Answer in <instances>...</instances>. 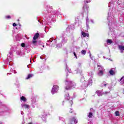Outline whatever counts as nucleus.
<instances>
[{"label": "nucleus", "mask_w": 124, "mask_h": 124, "mask_svg": "<svg viewBox=\"0 0 124 124\" xmlns=\"http://www.w3.org/2000/svg\"><path fill=\"white\" fill-rule=\"evenodd\" d=\"M65 84L66 85V86L65 87V90L66 91L70 90V87H69L68 86H71V87H72L73 86H75V84H74V82H72V81L68 79H66L65 80Z\"/></svg>", "instance_id": "nucleus-1"}, {"label": "nucleus", "mask_w": 124, "mask_h": 124, "mask_svg": "<svg viewBox=\"0 0 124 124\" xmlns=\"http://www.w3.org/2000/svg\"><path fill=\"white\" fill-rule=\"evenodd\" d=\"M98 68L99 72L98 73V76H103L104 72V68L101 65H98Z\"/></svg>", "instance_id": "nucleus-2"}, {"label": "nucleus", "mask_w": 124, "mask_h": 124, "mask_svg": "<svg viewBox=\"0 0 124 124\" xmlns=\"http://www.w3.org/2000/svg\"><path fill=\"white\" fill-rule=\"evenodd\" d=\"M58 91H59V86H58L57 85L53 86V87L52 89V90H51L52 94L56 93L58 92Z\"/></svg>", "instance_id": "nucleus-3"}, {"label": "nucleus", "mask_w": 124, "mask_h": 124, "mask_svg": "<svg viewBox=\"0 0 124 124\" xmlns=\"http://www.w3.org/2000/svg\"><path fill=\"white\" fill-rule=\"evenodd\" d=\"M92 84H93V80L92 79H89L88 80V83L86 82L85 83H84L82 87L83 88H86L88 87V86L92 85Z\"/></svg>", "instance_id": "nucleus-4"}, {"label": "nucleus", "mask_w": 124, "mask_h": 124, "mask_svg": "<svg viewBox=\"0 0 124 124\" xmlns=\"http://www.w3.org/2000/svg\"><path fill=\"white\" fill-rule=\"evenodd\" d=\"M90 112L89 113H88V118H93V113H94V110H93V108H91L90 109Z\"/></svg>", "instance_id": "nucleus-5"}, {"label": "nucleus", "mask_w": 124, "mask_h": 124, "mask_svg": "<svg viewBox=\"0 0 124 124\" xmlns=\"http://www.w3.org/2000/svg\"><path fill=\"white\" fill-rule=\"evenodd\" d=\"M65 99H67V100H69L70 99V101H69L71 105H72L73 104V102H72V99H70V97L69 96V93H67L65 96Z\"/></svg>", "instance_id": "nucleus-6"}, {"label": "nucleus", "mask_w": 124, "mask_h": 124, "mask_svg": "<svg viewBox=\"0 0 124 124\" xmlns=\"http://www.w3.org/2000/svg\"><path fill=\"white\" fill-rule=\"evenodd\" d=\"M7 62H11L12 60V53L9 52V53L7 55Z\"/></svg>", "instance_id": "nucleus-7"}, {"label": "nucleus", "mask_w": 124, "mask_h": 124, "mask_svg": "<svg viewBox=\"0 0 124 124\" xmlns=\"http://www.w3.org/2000/svg\"><path fill=\"white\" fill-rule=\"evenodd\" d=\"M115 71H116V68H112L109 70V73L110 75H112V76L115 75V73H116Z\"/></svg>", "instance_id": "nucleus-8"}, {"label": "nucleus", "mask_w": 124, "mask_h": 124, "mask_svg": "<svg viewBox=\"0 0 124 124\" xmlns=\"http://www.w3.org/2000/svg\"><path fill=\"white\" fill-rule=\"evenodd\" d=\"M118 47H119V49L121 50L120 51L121 53L123 54L124 51V46L120 45V46H119Z\"/></svg>", "instance_id": "nucleus-9"}, {"label": "nucleus", "mask_w": 124, "mask_h": 124, "mask_svg": "<svg viewBox=\"0 0 124 124\" xmlns=\"http://www.w3.org/2000/svg\"><path fill=\"white\" fill-rule=\"evenodd\" d=\"M21 107L25 109H30V106L27 104H21Z\"/></svg>", "instance_id": "nucleus-10"}, {"label": "nucleus", "mask_w": 124, "mask_h": 124, "mask_svg": "<svg viewBox=\"0 0 124 124\" xmlns=\"http://www.w3.org/2000/svg\"><path fill=\"white\" fill-rule=\"evenodd\" d=\"M109 14L108 13V20L109 22V23H108V26H110V22H112V21H113V18H112V17H111V16H109Z\"/></svg>", "instance_id": "nucleus-11"}, {"label": "nucleus", "mask_w": 124, "mask_h": 124, "mask_svg": "<svg viewBox=\"0 0 124 124\" xmlns=\"http://www.w3.org/2000/svg\"><path fill=\"white\" fill-rule=\"evenodd\" d=\"M73 122H74L75 124H77L78 123V120L77 119H75V118H73L71 121V124H73Z\"/></svg>", "instance_id": "nucleus-12"}, {"label": "nucleus", "mask_w": 124, "mask_h": 124, "mask_svg": "<svg viewBox=\"0 0 124 124\" xmlns=\"http://www.w3.org/2000/svg\"><path fill=\"white\" fill-rule=\"evenodd\" d=\"M81 34L83 35V37H89V34L88 33H86L85 32L81 31Z\"/></svg>", "instance_id": "nucleus-13"}, {"label": "nucleus", "mask_w": 124, "mask_h": 124, "mask_svg": "<svg viewBox=\"0 0 124 124\" xmlns=\"http://www.w3.org/2000/svg\"><path fill=\"white\" fill-rule=\"evenodd\" d=\"M88 8H89V7H88L86 5L85 6H84L83 7V12H86V11H88Z\"/></svg>", "instance_id": "nucleus-14"}, {"label": "nucleus", "mask_w": 124, "mask_h": 124, "mask_svg": "<svg viewBox=\"0 0 124 124\" xmlns=\"http://www.w3.org/2000/svg\"><path fill=\"white\" fill-rule=\"evenodd\" d=\"M38 37H39V33H37L34 35V37H33V39L36 40L37 38H38Z\"/></svg>", "instance_id": "nucleus-15"}, {"label": "nucleus", "mask_w": 124, "mask_h": 124, "mask_svg": "<svg viewBox=\"0 0 124 124\" xmlns=\"http://www.w3.org/2000/svg\"><path fill=\"white\" fill-rule=\"evenodd\" d=\"M96 93H97L98 96H101V95H102V94H103V93H102L101 91H96Z\"/></svg>", "instance_id": "nucleus-16"}, {"label": "nucleus", "mask_w": 124, "mask_h": 124, "mask_svg": "<svg viewBox=\"0 0 124 124\" xmlns=\"http://www.w3.org/2000/svg\"><path fill=\"white\" fill-rule=\"evenodd\" d=\"M20 100L21 101H24V102H26V101H27V98H26L25 96H22L20 97Z\"/></svg>", "instance_id": "nucleus-17"}, {"label": "nucleus", "mask_w": 124, "mask_h": 124, "mask_svg": "<svg viewBox=\"0 0 124 124\" xmlns=\"http://www.w3.org/2000/svg\"><path fill=\"white\" fill-rule=\"evenodd\" d=\"M32 44H33V45H34V46H36V45L37 44V41H36V40L35 39H33L32 41Z\"/></svg>", "instance_id": "nucleus-18"}, {"label": "nucleus", "mask_w": 124, "mask_h": 124, "mask_svg": "<svg viewBox=\"0 0 124 124\" xmlns=\"http://www.w3.org/2000/svg\"><path fill=\"white\" fill-rule=\"evenodd\" d=\"M35 105H36V101H35L34 100H33L32 101V106L33 108L35 107Z\"/></svg>", "instance_id": "nucleus-19"}, {"label": "nucleus", "mask_w": 124, "mask_h": 124, "mask_svg": "<svg viewBox=\"0 0 124 124\" xmlns=\"http://www.w3.org/2000/svg\"><path fill=\"white\" fill-rule=\"evenodd\" d=\"M107 43L108 45H110V44H112V43H113V41H112V40L108 39L107 40Z\"/></svg>", "instance_id": "nucleus-20"}, {"label": "nucleus", "mask_w": 124, "mask_h": 124, "mask_svg": "<svg viewBox=\"0 0 124 124\" xmlns=\"http://www.w3.org/2000/svg\"><path fill=\"white\" fill-rule=\"evenodd\" d=\"M46 8L47 10L48 11V12H51V11L52 10V8H51V7H50L49 5H47L46 7Z\"/></svg>", "instance_id": "nucleus-21"}, {"label": "nucleus", "mask_w": 124, "mask_h": 124, "mask_svg": "<svg viewBox=\"0 0 124 124\" xmlns=\"http://www.w3.org/2000/svg\"><path fill=\"white\" fill-rule=\"evenodd\" d=\"M62 42V43H66V42H67V38H63Z\"/></svg>", "instance_id": "nucleus-22"}, {"label": "nucleus", "mask_w": 124, "mask_h": 124, "mask_svg": "<svg viewBox=\"0 0 124 124\" xmlns=\"http://www.w3.org/2000/svg\"><path fill=\"white\" fill-rule=\"evenodd\" d=\"M66 71L67 73H68V72L69 73H71V70L69 69L68 67H67V66H66Z\"/></svg>", "instance_id": "nucleus-23"}, {"label": "nucleus", "mask_w": 124, "mask_h": 124, "mask_svg": "<svg viewBox=\"0 0 124 124\" xmlns=\"http://www.w3.org/2000/svg\"><path fill=\"white\" fill-rule=\"evenodd\" d=\"M108 84H107L106 82H104L102 84H101V87H106Z\"/></svg>", "instance_id": "nucleus-24"}, {"label": "nucleus", "mask_w": 124, "mask_h": 124, "mask_svg": "<svg viewBox=\"0 0 124 124\" xmlns=\"http://www.w3.org/2000/svg\"><path fill=\"white\" fill-rule=\"evenodd\" d=\"M86 26L87 27L88 29H89V17H87L86 19Z\"/></svg>", "instance_id": "nucleus-25"}, {"label": "nucleus", "mask_w": 124, "mask_h": 124, "mask_svg": "<svg viewBox=\"0 0 124 124\" xmlns=\"http://www.w3.org/2000/svg\"><path fill=\"white\" fill-rule=\"evenodd\" d=\"M46 20L48 22H49V21H51V20H52V18L49 16H46Z\"/></svg>", "instance_id": "nucleus-26"}, {"label": "nucleus", "mask_w": 124, "mask_h": 124, "mask_svg": "<svg viewBox=\"0 0 124 124\" xmlns=\"http://www.w3.org/2000/svg\"><path fill=\"white\" fill-rule=\"evenodd\" d=\"M33 77V75H31V74L28 75L26 79H30V78H31V77Z\"/></svg>", "instance_id": "nucleus-27"}, {"label": "nucleus", "mask_w": 124, "mask_h": 124, "mask_svg": "<svg viewBox=\"0 0 124 124\" xmlns=\"http://www.w3.org/2000/svg\"><path fill=\"white\" fill-rule=\"evenodd\" d=\"M87 53V51L85 50H83L81 51V54H82V55H86Z\"/></svg>", "instance_id": "nucleus-28"}, {"label": "nucleus", "mask_w": 124, "mask_h": 124, "mask_svg": "<svg viewBox=\"0 0 124 124\" xmlns=\"http://www.w3.org/2000/svg\"><path fill=\"white\" fill-rule=\"evenodd\" d=\"M84 81H85V78H84V77H82L80 79V82H81V83H83Z\"/></svg>", "instance_id": "nucleus-29"}, {"label": "nucleus", "mask_w": 124, "mask_h": 124, "mask_svg": "<svg viewBox=\"0 0 124 124\" xmlns=\"http://www.w3.org/2000/svg\"><path fill=\"white\" fill-rule=\"evenodd\" d=\"M115 116H120V112L119 111L115 112Z\"/></svg>", "instance_id": "nucleus-30"}, {"label": "nucleus", "mask_w": 124, "mask_h": 124, "mask_svg": "<svg viewBox=\"0 0 124 124\" xmlns=\"http://www.w3.org/2000/svg\"><path fill=\"white\" fill-rule=\"evenodd\" d=\"M6 19H11V17L10 16H5Z\"/></svg>", "instance_id": "nucleus-31"}, {"label": "nucleus", "mask_w": 124, "mask_h": 124, "mask_svg": "<svg viewBox=\"0 0 124 124\" xmlns=\"http://www.w3.org/2000/svg\"><path fill=\"white\" fill-rule=\"evenodd\" d=\"M26 46V45L25 44V43H22L21 44V46L23 47H25Z\"/></svg>", "instance_id": "nucleus-32"}, {"label": "nucleus", "mask_w": 124, "mask_h": 124, "mask_svg": "<svg viewBox=\"0 0 124 124\" xmlns=\"http://www.w3.org/2000/svg\"><path fill=\"white\" fill-rule=\"evenodd\" d=\"M88 76L93 77V73H92V72L88 74Z\"/></svg>", "instance_id": "nucleus-33"}, {"label": "nucleus", "mask_w": 124, "mask_h": 124, "mask_svg": "<svg viewBox=\"0 0 124 124\" xmlns=\"http://www.w3.org/2000/svg\"><path fill=\"white\" fill-rule=\"evenodd\" d=\"M86 2H87V3H90V2H91V0H86Z\"/></svg>", "instance_id": "nucleus-34"}, {"label": "nucleus", "mask_w": 124, "mask_h": 124, "mask_svg": "<svg viewBox=\"0 0 124 124\" xmlns=\"http://www.w3.org/2000/svg\"><path fill=\"white\" fill-rule=\"evenodd\" d=\"M13 27H16V26H17V24H16V23H14L13 24Z\"/></svg>", "instance_id": "nucleus-35"}, {"label": "nucleus", "mask_w": 124, "mask_h": 124, "mask_svg": "<svg viewBox=\"0 0 124 124\" xmlns=\"http://www.w3.org/2000/svg\"><path fill=\"white\" fill-rule=\"evenodd\" d=\"M53 41V40L50 39L49 40L47 41V42H52Z\"/></svg>", "instance_id": "nucleus-36"}, {"label": "nucleus", "mask_w": 124, "mask_h": 124, "mask_svg": "<svg viewBox=\"0 0 124 124\" xmlns=\"http://www.w3.org/2000/svg\"><path fill=\"white\" fill-rule=\"evenodd\" d=\"M89 53L90 58H92V53H91V51H89Z\"/></svg>", "instance_id": "nucleus-37"}, {"label": "nucleus", "mask_w": 124, "mask_h": 124, "mask_svg": "<svg viewBox=\"0 0 124 124\" xmlns=\"http://www.w3.org/2000/svg\"><path fill=\"white\" fill-rule=\"evenodd\" d=\"M57 47H62V45L61 44L59 45H59H58Z\"/></svg>", "instance_id": "nucleus-38"}, {"label": "nucleus", "mask_w": 124, "mask_h": 124, "mask_svg": "<svg viewBox=\"0 0 124 124\" xmlns=\"http://www.w3.org/2000/svg\"><path fill=\"white\" fill-rule=\"evenodd\" d=\"M59 119H60V120H62H62H63V118H62V117H60V118H59Z\"/></svg>", "instance_id": "nucleus-39"}, {"label": "nucleus", "mask_w": 124, "mask_h": 124, "mask_svg": "<svg viewBox=\"0 0 124 124\" xmlns=\"http://www.w3.org/2000/svg\"><path fill=\"white\" fill-rule=\"evenodd\" d=\"M21 115H24V112H23V111H21Z\"/></svg>", "instance_id": "nucleus-40"}, {"label": "nucleus", "mask_w": 124, "mask_h": 124, "mask_svg": "<svg viewBox=\"0 0 124 124\" xmlns=\"http://www.w3.org/2000/svg\"><path fill=\"white\" fill-rule=\"evenodd\" d=\"M74 55L75 56V57H76V58H77L76 56V54L75 53V52L74 53Z\"/></svg>", "instance_id": "nucleus-41"}, {"label": "nucleus", "mask_w": 124, "mask_h": 124, "mask_svg": "<svg viewBox=\"0 0 124 124\" xmlns=\"http://www.w3.org/2000/svg\"><path fill=\"white\" fill-rule=\"evenodd\" d=\"M75 72H76V73H74V74H76V73H77V70H75Z\"/></svg>", "instance_id": "nucleus-42"}, {"label": "nucleus", "mask_w": 124, "mask_h": 124, "mask_svg": "<svg viewBox=\"0 0 124 124\" xmlns=\"http://www.w3.org/2000/svg\"><path fill=\"white\" fill-rule=\"evenodd\" d=\"M91 22H93V20H91Z\"/></svg>", "instance_id": "nucleus-43"}, {"label": "nucleus", "mask_w": 124, "mask_h": 124, "mask_svg": "<svg viewBox=\"0 0 124 124\" xmlns=\"http://www.w3.org/2000/svg\"><path fill=\"white\" fill-rule=\"evenodd\" d=\"M104 93H108V92H105Z\"/></svg>", "instance_id": "nucleus-44"}, {"label": "nucleus", "mask_w": 124, "mask_h": 124, "mask_svg": "<svg viewBox=\"0 0 124 124\" xmlns=\"http://www.w3.org/2000/svg\"><path fill=\"white\" fill-rule=\"evenodd\" d=\"M8 74H11V73H9L7 74V75H8Z\"/></svg>", "instance_id": "nucleus-45"}, {"label": "nucleus", "mask_w": 124, "mask_h": 124, "mask_svg": "<svg viewBox=\"0 0 124 124\" xmlns=\"http://www.w3.org/2000/svg\"><path fill=\"white\" fill-rule=\"evenodd\" d=\"M72 112H73V111H70V113H72Z\"/></svg>", "instance_id": "nucleus-46"}, {"label": "nucleus", "mask_w": 124, "mask_h": 124, "mask_svg": "<svg viewBox=\"0 0 124 124\" xmlns=\"http://www.w3.org/2000/svg\"><path fill=\"white\" fill-rule=\"evenodd\" d=\"M45 31H46V27H45Z\"/></svg>", "instance_id": "nucleus-47"}, {"label": "nucleus", "mask_w": 124, "mask_h": 124, "mask_svg": "<svg viewBox=\"0 0 124 124\" xmlns=\"http://www.w3.org/2000/svg\"><path fill=\"white\" fill-rule=\"evenodd\" d=\"M79 64H80V65L82 64V63H79Z\"/></svg>", "instance_id": "nucleus-48"}, {"label": "nucleus", "mask_w": 124, "mask_h": 124, "mask_svg": "<svg viewBox=\"0 0 124 124\" xmlns=\"http://www.w3.org/2000/svg\"><path fill=\"white\" fill-rule=\"evenodd\" d=\"M46 116H47V115H46H46H45V117H46Z\"/></svg>", "instance_id": "nucleus-49"}, {"label": "nucleus", "mask_w": 124, "mask_h": 124, "mask_svg": "<svg viewBox=\"0 0 124 124\" xmlns=\"http://www.w3.org/2000/svg\"><path fill=\"white\" fill-rule=\"evenodd\" d=\"M40 58H41L42 60H43V59H42V58L40 57Z\"/></svg>", "instance_id": "nucleus-50"}, {"label": "nucleus", "mask_w": 124, "mask_h": 124, "mask_svg": "<svg viewBox=\"0 0 124 124\" xmlns=\"http://www.w3.org/2000/svg\"><path fill=\"white\" fill-rule=\"evenodd\" d=\"M27 39H30V38H27Z\"/></svg>", "instance_id": "nucleus-51"}, {"label": "nucleus", "mask_w": 124, "mask_h": 124, "mask_svg": "<svg viewBox=\"0 0 124 124\" xmlns=\"http://www.w3.org/2000/svg\"><path fill=\"white\" fill-rule=\"evenodd\" d=\"M14 73H15V70H14Z\"/></svg>", "instance_id": "nucleus-52"}, {"label": "nucleus", "mask_w": 124, "mask_h": 124, "mask_svg": "<svg viewBox=\"0 0 124 124\" xmlns=\"http://www.w3.org/2000/svg\"><path fill=\"white\" fill-rule=\"evenodd\" d=\"M123 93H124V90Z\"/></svg>", "instance_id": "nucleus-53"}, {"label": "nucleus", "mask_w": 124, "mask_h": 124, "mask_svg": "<svg viewBox=\"0 0 124 124\" xmlns=\"http://www.w3.org/2000/svg\"><path fill=\"white\" fill-rule=\"evenodd\" d=\"M43 47H44V45L43 46Z\"/></svg>", "instance_id": "nucleus-54"}, {"label": "nucleus", "mask_w": 124, "mask_h": 124, "mask_svg": "<svg viewBox=\"0 0 124 124\" xmlns=\"http://www.w3.org/2000/svg\"><path fill=\"white\" fill-rule=\"evenodd\" d=\"M47 15H50V14H47Z\"/></svg>", "instance_id": "nucleus-55"}, {"label": "nucleus", "mask_w": 124, "mask_h": 124, "mask_svg": "<svg viewBox=\"0 0 124 124\" xmlns=\"http://www.w3.org/2000/svg\"><path fill=\"white\" fill-rule=\"evenodd\" d=\"M0 124H1V123H0Z\"/></svg>", "instance_id": "nucleus-56"}, {"label": "nucleus", "mask_w": 124, "mask_h": 124, "mask_svg": "<svg viewBox=\"0 0 124 124\" xmlns=\"http://www.w3.org/2000/svg\"><path fill=\"white\" fill-rule=\"evenodd\" d=\"M17 21H19V19H18Z\"/></svg>", "instance_id": "nucleus-57"}]
</instances>
